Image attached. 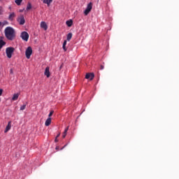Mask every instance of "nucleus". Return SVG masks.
<instances>
[{"label": "nucleus", "instance_id": "nucleus-30", "mask_svg": "<svg viewBox=\"0 0 179 179\" xmlns=\"http://www.w3.org/2000/svg\"><path fill=\"white\" fill-rule=\"evenodd\" d=\"M58 149H59V146L56 147V150H58Z\"/></svg>", "mask_w": 179, "mask_h": 179}, {"label": "nucleus", "instance_id": "nucleus-28", "mask_svg": "<svg viewBox=\"0 0 179 179\" xmlns=\"http://www.w3.org/2000/svg\"><path fill=\"white\" fill-rule=\"evenodd\" d=\"M55 142H58V138H55Z\"/></svg>", "mask_w": 179, "mask_h": 179}, {"label": "nucleus", "instance_id": "nucleus-3", "mask_svg": "<svg viewBox=\"0 0 179 179\" xmlns=\"http://www.w3.org/2000/svg\"><path fill=\"white\" fill-rule=\"evenodd\" d=\"M92 8H93V3L92 2H90L87 4L85 10L84 11V15H85V16H87V15L90 13V11L92 10Z\"/></svg>", "mask_w": 179, "mask_h": 179}, {"label": "nucleus", "instance_id": "nucleus-33", "mask_svg": "<svg viewBox=\"0 0 179 179\" xmlns=\"http://www.w3.org/2000/svg\"><path fill=\"white\" fill-rule=\"evenodd\" d=\"M0 101H1V99H0Z\"/></svg>", "mask_w": 179, "mask_h": 179}, {"label": "nucleus", "instance_id": "nucleus-2", "mask_svg": "<svg viewBox=\"0 0 179 179\" xmlns=\"http://www.w3.org/2000/svg\"><path fill=\"white\" fill-rule=\"evenodd\" d=\"M13 52H15V48L8 47L6 49V54L9 59L12 58Z\"/></svg>", "mask_w": 179, "mask_h": 179}, {"label": "nucleus", "instance_id": "nucleus-27", "mask_svg": "<svg viewBox=\"0 0 179 179\" xmlns=\"http://www.w3.org/2000/svg\"><path fill=\"white\" fill-rule=\"evenodd\" d=\"M63 45H66V41H64Z\"/></svg>", "mask_w": 179, "mask_h": 179}, {"label": "nucleus", "instance_id": "nucleus-26", "mask_svg": "<svg viewBox=\"0 0 179 179\" xmlns=\"http://www.w3.org/2000/svg\"><path fill=\"white\" fill-rule=\"evenodd\" d=\"M100 69H101V70H103V69H104V66H103V65H101V66H100Z\"/></svg>", "mask_w": 179, "mask_h": 179}, {"label": "nucleus", "instance_id": "nucleus-12", "mask_svg": "<svg viewBox=\"0 0 179 179\" xmlns=\"http://www.w3.org/2000/svg\"><path fill=\"white\" fill-rule=\"evenodd\" d=\"M50 124H51V117H48L45 122V127H50Z\"/></svg>", "mask_w": 179, "mask_h": 179}, {"label": "nucleus", "instance_id": "nucleus-25", "mask_svg": "<svg viewBox=\"0 0 179 179\" xmlns=\"http://www.w3.org/2000/svg\"><path fill=\"white\" fill-rule=\"evenodd\" d=\"M3 92V90L0 89V96H2V93Z\"/></svg>", "mask_w": 179, "mask_h": 179}, {"label": "nucleus", "instance_id": "nucleus-16", "mask_svg": "<svg viewBox=\"0 0 179 179\" xmlns=\"http://www.w3.org/2000/svg\"><path fill=\"white\" fill-rule=\"evenodd\" d=\"M69 129V126H68L66 129H65V130H64V133H63V138H65V136H66V134H67V132H68V130Z\"/></svg>", "mask_w": 179, "mask_h": 179}, {"label": "nucleus", "instance_id": "nucleus-8", "mask_svg": "<svg viewBox=\"0 0 179 179\" xmlns=\"http://www.w3.org/2000/svg\"><path fill=\"white\" fill-rule=\"evenodd\" d=\"M44 75L45 76H46L47 78H50V67L47 66L45 69V72H44Z\"/></svg>", "mask_w": 179, "mask_h": 179}, {"label": "nucleus", "instance_id": "nucleus-31", "mask_svg": "<svg viewBox=\"0 0 179 179\" xmlns=\"http://www.w3.org/2000/svg\"><path fill=\"white\" fill-rule=\"evenodd\" d=\"M10 73H13L12 70H10Z\"/></svg>", "mask_w": 179, "mask_h": 179}, {"label": "nucleus", "instance_id": "nucleus-19", "mask_svg": "<svg viewBox=\"0 0 179 179\" xmlns=\"http://www.w3.org/2000/svg\"><path fill=\"white\" fill-rule=\"evenodd\" d=\"M52 2V0H43V3H47V5L50 6V3Z\"/></svg>", "mask_w": 179, "mask_h": 179}, {"label": "nucleus", "instance_id": "nucleus-22", "mask_svg": "<svg viewBox=\"0 0 179 179\" xmlns=\"http://www.w3.org/2000/svg\"><path fill=\"white\" fill-rule=\"evenodd\" d=\"M26 109V104H24L22 105L21 107H20V110L22 111H23V110H25Z\"/></svg>", "mask_w": 179, "mask_h": 179}, {"label": "nucleus", "instance_id": "nucleus-5", "mask_svg": "<svg viewBox=\"0 0 179 179\" xmlns=\"http://www.w3.org/2000/svg\"><path fill=\"white\" fill-rule=\"evenodd\" d=\"M20 37L24 41H29V33L27 31H22L21 33Z\"/></svg>", "mask_w": 179, "mask_h": 179}, {"label": "nucleus", "instance_id": "nucleus-10", "mask_svg": "<svg viewBox=\"0 0 179 179\" xmlns=\"http://www.w3.org/2000/svg\"><path fill=\"white\" fill-rule=\"evenodd\" d=\"M10 128H12V122H8V125L6 127V129L4 131L5 134H6V132H8Z\"/></svg>", "mask_w": 179, "mask_h": 179}, {"label": "nucleus", "instance_id": "nucleus-1", "mask_svg": "<svg viewBox=\"0 0 179 179\" xmlns=\"http://www.w3.org/2000/svg\"><path fill=\"white\" fill-rule=\"evenodd\" d=\"M5 36L7 39L10 40V41H13L16 38V32L15 29L10 27H7L5 29Z\"/></svg>", "mask_w": 179, "mask_h": 179}, {"label": "nucleus", "instance_id": "nucleus-13", "mask_svg": "<svg viewBox=\"0 0 179 179\" xmlns=\"http://www.w3.org/2000/svg\"><path fill=\"white\" fill-rule=\"evenodd\" d=\"M15 16H16V15L15 14V13H12L9 15L8 20L12 21V20H13V19L15 18Z\"/></svg>", "mask_w": 179, "mask_h": 179}, {"label": "nucleus", "instance_id": "nucleus-18", "mask_svg": "<svg viewBox=\"0 0 179 179\" xmlns=\"http://www.w3.org/2000/svg\"><path fill=\"white\" fill-rule=\"evenodd\" d=\"M15 2L19 6L22 4V2H23V0H15Z\"/></svg>", "mask_w": 179, "mask_h": 179}, {"label": "nucleus", "instance_id": "nucleus-21", "mask_svg": "<svg viewBox=\"0 0 179 179\" xmlns=\"http://www.w3.org/2000/svg\"><path fill=\"white\" fill-rule=\"evenodd\" d=\"M52 114H54V110L50 112L48 115V118H51V117H52Z\"/></svg>", "mask_w": 179, "mask_h": 179}, {"label": "nucleus", "instance_id": "nucleus-23", "mask_svg": "<svg viewBox=\"0 0 179 179\" xmlns=\"http://www.w3.org/2000/svg\"><path fill=\"white\" fill-rule=\"evenodd\" d=\"M62 48L64 51H66V45H63Z\"/></svg>", "mask_w": 179, "mask_h": 179}, {"label": "nucleus", "instance_id": "nucleus-29", "mask_svg": "<svg viewBox=\"0 0 179 179\" xmlns=\"http://www.w3.org/2000/svg\"><path fill=\"white\" fill-rule=\"evenodd\" d=\"M61 134H59L57 136H56V138H59V136H60Z\"/></svg>", "mask_w": 179, "mask_h": 179}, {"label": "nucleus", "instance_id": "nucleus-24", "mask_svg": "<svg viewBox=\"0 0 179 179\" xmlns=\"http://www.w3.org/2000/svg\"><path fill=\"white\" fill-rule=\"evenodd\" d=\"M3 10H2V7H0V15H2Z\"/></svg>", "mask_w": 179, "mask_h": 179}, {"label": "nucleus", "instance_id": "nucleus-6", "mask_svg": "<svg viewBox=\"0 0 179 179\" xmlns=\"http://www.w3.org/2000/svg\"><path fill=\"white\" fill-rule=\"evenodd\" d=\"M17 22H19L20 24H21V26H22L23 24H24V23H26V20H24V17L23 16V15H21L18 17Z\"/></svg>", "mask_w": 179, "mask_h": 179}, {"label": "nucleus", "instance_id": "nucleus-4", "mask_svg": "<svg viewBox=\"0 0 179 179\" xmlns=\"http://www.w3.org/2000/svg\"><path fill=\"white\" fill-rule=\"evenodd\" d=\"M31 54H33V49H31V47H28L25 51V55L27 58V59H30V57L31 56Z\"/></svg>", "mask_w": 179, "mask_h": 179}, {"label": "nucleus", "instance_id": "nucleus-20", "mask_svg": "<svg viewBox=\"0 0 179 179\" xmlns=\"http://www.w3.org/2000/svg\"><path fill=\"white\" fill-rule=\"evenodd\" d=\"M30 9H31V3H28V4L27 6V10H30Z\"/></svg>", "mask_w": 179, "mask_h": 179}, {"label": "nucleus", "instance_id": "nucleus-14", "mask_svg": "<svg viewBox=\"0 0 179 179\" xmlns=\"http://www.w3.org/2000/svg\"><path fill=\"white\" fill-rule=\"evenodd\" d=\"M17 99H19V94H14L12 100L15 101V100H17Z\"/></svg>", "mask_w": 179, "mask_h": 179}, {"label": "nucleus", "instance_id": "nucleus-32", "mask_svg": "<svg viewBox=\"0 0 179 179\" xmlns=\"http://www.w3.org/2000/svg\"><path fill=\"white\" fill-rule=\"evenodd\" d=\"M1 23L0 22V26H1Z\"/></svg>", "mask_w": 179, "mask_h": 179}, {"label": "nucleus", "instance_id": "nucleus-11", "mask_svg": "<svg viewBox=\"0 0 179 179\" xmlns=\"http://www.w3.org/2000/svg\"><path fill=\"white\" fill-rule=\"evenodd\" d=\"M41 27L45 30H47L48 29V27L47 26V24L45 23V22H41Z\"/></svg>", "mask_w": 179, "mask_h": 179}, {"label": "nucleus", "instance_id": "nucleus-15", "mask_svg": "<svg viewBox=\"0 0 179 179\" xmlns=\"http://www.w3.org/2000/svg\"><path fill=\"white\" fill-rule=\"evenodd\" d=\"M66 23L69 27H71L73 22L72 21V20H67Z\"/></svg>", "mask_w": 179, "mask_h": 179}, {"label": "nucleus", "instance_id": "nucleus-17", "mask_svg": "<svg viewBox=\"0 0 179 179\" xmlns=\"http://www.w3.org/2000/svg\"><path fill=\"white\" fill-rule=\"evenodd\" d=\"M71 38H72V33H69L66 37L67 41H71Z\"/></svg>", "mask_w": 179, "mask_h": 179}, {"label": "nucleus", "instance_id": "nucleus-9", "mask_svg": "<svg viewBox=\"0 0 179 179\" xmlns=\"http://www.w3.org/2000/svg\"><path fill=\"white\" fill-rule=\"evenodd\" d=\"M6 45V42L3 41L2 37L0 38V50H2L3 46Z\"/></svg>", "mask_w": 179, "mask_h": 179}, {"label": "nucleus", "instance_id": "nucleus-7", "mask_svg": "<svg viewBox=\"0 0 179 179\" xmlns=\"http://www.w3.org/2000/svg\"><path fill=\"white\" fill-rule=\"evenodd\" d=\"M85 79H90V80H93V79H94V73H87L85 75Z\"/></svg>", "mask_w": 179, "mask_h": 179}]
</instances>
